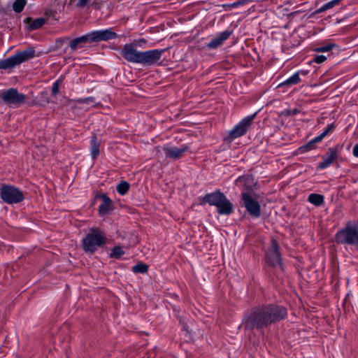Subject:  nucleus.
<instances>
[{"label": "nucleus", "instance_id": "obj_36", "mask_svg": "<svg viewBox=\"0 0 358 358\" xmlns=\"http://www.w3.org/2000/svg\"><path fill=\"white\" fill-rule=\"evenodd\" d=\"M297 113V110L296 109H294V110H285L284 111H282L281 113V115H286V116H289V115H294Z\"/></svg>", "mask_w": 358, "mask_h": 358}, {"label": "nucleus", "instance_id": "obj_11", "mask_svg": "<svg viewBox=\"0 0 358 358\" xmlns=\"http://www.w3.org/2000/svg\"><path fill=\"white\" fill-rule=\"evenodd\" d=\"M3 100L9 103L19 105L24 102L25 96L24 94L19 93L16 90L10 89L2 93Z\"/></svg>", "mask_w": 358, "mask_h": 358}, {"label": "nucleus", "instance_id": "obj_25", "mask_svg": "<svg viewBox=\"0 0 358 358\" xmlns=\"http://www.w3.org/2000/svg\"><path fill=\"white\" fill-rule=\"evenodd\" d=\"M124 252L120 246H115L111 251L110 257L112 258L120 259Z\"/></svg>", "mask_w": 358, "mask_h": 358}, {"label": "nucleus", "instance_id": "obj_16", "mask_svg": "<svg viewBox=\"0 0 358 358\" xmlns=\"http://www.w3.org/2000/svg\"><path fill=\"white\" fill-rule=\"evenodd\" d=\"M203 201H227L225 196L220 191L207 194L203 198Z\"/></svg>", "mask_w": 358, "mask_h": 358}, {"label": "nucleus", "instance_id": "obj_9", "mask_svg": "<svg viewBox=\"0 0 358 358\" xmlns=\"http://www.w3.org/2000/svg\"><path fill=\"white\" fill-rule=\"evenodd\" d=\"M141 43H144V41L124 45L121 52L122 56L129 62L138 63L141 52L138 51L136 46L141 45Z\"/></svg>", "mask_w": 358, "mask_h": 358}, {"label": "nucleus", "instance_id": "obj_24", "mask_svg": "<svg viewBox=\"0 0 358 358\" xmlns=\"http://www.w3.org/2000/svg\"><path fill=\"white\" fill-rule=\"evenodd\" d=\"M299 74L298 73H294L292 76L287 79L285 82L280 84L279 86L282 85H292L299 83L300 81Z\"/></svg>", "mask_w": 358, "mask_h": 358}, {"label": "nucleus", "instance_id": "obj_21", "mask_svg": "<svg viewBox=\"0 0 358 358\" xmlns=\"http://www.w3.org/2000/svg\"><path fill=\"white\" fill-rule=\"evenodd\" d=\"M148 265L143 263V262H138L134 266L131 267V271L134 273H146L148 271Z\"/></svg>", "mask_w": 358, "mask_h": 358}, {"label": "nucleus", "instance_id": "obj_4", "mask_svg": "<svg viewBox=\"0 0 358 358\" xmlns=\"http://www.w3.org/2000/svg\"><path fill=\"white\" fill-rule=\"evenodd\" d=\"M116 37V34L110 29L98 30L89 33L85 36L76 38L71 41L70 47L72 50L76 49L80 44L107 41Z\"/></svg>", "mask_w": 358, "mask_h": 358}, {"label": "nucleus", "instance_id": "obj_3", "mask_svg": "<svg viewBox=\"0 0 358 358\" xmlns=\"http://www.w3.org/2000/svg\"><path fill=\"white\" fill-rule=\"evenodd\" d=\"M106 240L104 233L99 228H91L86 237L83 239V248L85 252L93 254L98 248L105 245Z\"/></svg>", "mask_w": 358, "mask_h": 358}, {"label": "nucleus", "instance_id": "obj_42", "mask_svg": "<svg viewBox=\"0 0 358 358\" xmlns=\"http://www.w3.org/2000/svg\"><path fill=\"white\" fill-rule=\"evenodd\" d=\"M46 95V93H41V96Z\"/></svg>", "mask_w": 358, "mask_h": 358}, {"label": "nucleus", "instance_id": "obj_39", "mask_svg": "<svg viewBox=\"0 0 358 358\" xmlns=\"http://www.w3.org/2000/svg\"><path fill=\"white\" fill-rule=\"evenodd\" d=\"M334 129V124H330L327 127V128L322 133L325 137L330 131H331Z\"/></svg>", "mask_w": 358, "mask_h": 358}, {"label": "nucleus", "instance_id": "obj_10", "mask_svg": "<svg viewBox=\"0 0 358 358\" xmlns=\"http://www.w3.org/2000/svg\"><path fill=\"white\" fill-rule=\"evenodd\" d=\"M255 115L245 117L229 133L231 139H234L243 135L250 127Z\"/></svg>", "mask_w": 358, "mask_h": 358}, {"label": "nucleus", "instance_id": "obj_18", "mask_svg": "<svg viewBox=\"0 0 358 358\" xmlns=\"http://www.w3.org/2000/svg\"><path fill=\"white\" fill-rule=\"evenodd\" d=\"M27 22H28V29L29 30H34L42 27L44 24L45 20L44 17H39L35 20L27 18Z\"/></svg>", "mask_w": 358, "mask_h": 358}, {"label": "nucleus", "instance_id": "obj_33", "mask_svg": "<svg viewBox=\"0 0 358 358\" xmlns=\"http://www.w3.org/2000/svg\"><path fill=\"white\" fill-rule=\"evenodd\" d=\"M95 199L101 200V201H111V200L109 198H108L105 194L103 193L96 194Z\"/></svg>", "mask_w": 358, "mask_h": 358}, {"label": "nucleus", "instance_id": "obj_26", "mask_svg": "<svg viewBox=\"0 0 358 358\" xmlns=\"http://www.w3.org/2000/svg\"><path fill=\"white\" fill-rule=\"evenodd\" d=\"M341 1V0H332L327 3L324 4L319 9V12H324L328 9H330V8L334 7L335 6L338 5L340 3Z\"/></svg>", "mask_w": 358, "mask_h": 358}, {"label": "nucleus", "instance_id": "obj_35", "mask_svg": "<svg viewBox=\"0 0 358 358\" xmlns=\"http://www.w3.org/2000/svg\"><path fill=\"white\" fill-rule=\"evenodd\" d=\"M59 80H57L52 85V93L56 94L59 92Z\"/></svg>", "mask_w": 358, "mask_h": 358}, {"label": "nucleus", "instance_id": "obj_19", "mask_svg": "<svg viewBox=\"0 0 358 358\" xmlns=\"http://www.w3.org/2000/svg\"><path fill=\"white\" fill-rule=\"evenodd\" d=\"M100 142L97 141L95 136H93L91 140L90 154L93 159L96 158L99 155Z\"/></svg>", "mask_w": 358, "mask_h": 358}, {"label": "nucleus", "instance_id": "obj_23", "mask_svg": "<svg viewBox=\"0 0 358 358\" xmlns=\"http://www.w3.org/2000/svg\"><path fill=\"white\" fill-rule=\"evenodd\" d=\"M113 203H101L99 207L100 215L103 216L113 209Z\"/></svg>", "mask_w": 358, "mask_h": 358}, {"label": "nucleus", "instance_id": "obj_40", "mask_svg": "<svg viewBox=\"0 0 358 358\" xmlns=\"http://www.w3.org/2000/svg\"><path fill=\"white\" fill-rule=\"evenodd\" d=\"M353 154L355 157H358V144L355 145L353 148Z\"/></svg>", "mask_w": 358, "mask_h": 358}, {"label": "nucleus", "instance_id": "obj_2", "mask_svg": "<svg viewBox=\"0 0 358 358\" xmlns=\"http://www.w3.org/2000/svg\"><path fill=\"white\" fill-rule=\"evenodd\" d=\"M338 245L355 246L358 250V221L350 220L335 234Z\"/></svg>", "mask_w": 358, "mask_h": 358}, {"label": "nucleus", "instance_id": "obj_38", "mask_svg": "<svg viewBox=\"0 0 358 358\" xmlns=\"http://www.w3.org/2000/svg\"><path fill=\"white\" fill-rule=\"evenodd\" d=\"M155 151L156 152V155L159 159L162 157L163 147H157L155 148Z\"/></svg>", "mask_w": 358, "mask_h": 358}, {"label": "nucleus", "instance_id": "obj_13", "mask_svg": "<svg viewBox=\"0 0 358 358\" xmlns=\"http://www.w3.org/2000/svg\"><path fill=\"white\" fill-rule=\"evenodd\" d=\"M188 147L183 145L180 148L166 145L163 147L166 157L173 160L178 159L187 150Z\"/></svg>", "mask_w": 358, "mask_h": 358}, {"label": "nucleus", "instance_id": "obj_17", "mask_svg": "<svg viewBox=\"0 0 358 358\" xmlns=\"http://www.w3.org/2000/svg\"><path fill=\"white\" fill-rule=\"evenodd\" d=\"M245 207L252 216L259 217L261 215V209L259 203H245Z\"/></svg>", "mask_w": 358, "mask_h": 358}, {"label": "nucleus", "instance_id": "obj_41", "mask_svg": "<svg viewBox=\"0 0 358 358\" xmlns=\"http://www.w3.org/2000/svg\"><path fill=\"white\" fill-rule=\"evenodd\" d=\"M315 206H321L323 203H319V202H317V203H313Z\"/></svg>", "mask_w": 358, "mask_h": 358}, {"label": "nucleus", "instance_id": "obj_8", "mask_svg": "<svg viewBox=\"0 0 358 358\" xmlns=\"http://www.w3.org/2000/svg\"><path fill=\"white\" fill-rule=\"evenodd\" d=\"M266 263L273 266H282V259L279 252V247L275 240H272L271 247L266 253Z\"/></svg>", "mask_w": 358, "mask_h": 358}, {"label": "nucleus", "instance_id": "obj_28", "mask_svg": "<svg viewBox=\"0 0 358 358\" xmlns=\"http://www.w3.org/2000/svg\"><path fill=\"white\" fill-rule=\"evenodd\" d=\"M25 4V0H16L13 6V10L17 13H20L23 10Z\"/></svg>", "mask_w": 358, "mask_h": 358}, {"label": "nucleus", "instance_id": "obj_29", "mask_svg": "<svg viewBox=\"0 0 358 358\" xmlns=\"http://www.w3.org/2000/svg\"><path fill=\"white\" fill-rule=\"evenodd\" d=\"M334 46H335L334 44L329 43V44L322 45V46L315 48V51L317 52H329V51L331 50Z\"/></svg>", "mask_w": 358, "mask_h": 358}, {"label": "nucleus", "instance_id": "obj_34", "mask_svg": "<svg viewBox=\"0 0 358 358\" xmlns=\"http://www.w3.org/2000/svg\"><path fill=\"white\" fill-rule=\"evenodd\" d=\"M94 102V100L91 98H87V99L78 101V103L82 105L85 104V103L88 104V105H93Z\"/></svg>", "mask_w": 358, "mask_h": 358}, {"label": "nucleus", "instance_id": "obj_1", "mask_svg": "<svg viewBox=\"0 0 358 358\" xmlns=\"http://www.w3.org/2000/svg\"><path fill=\"white\" fill-rule=\"evenodd\" d=\"M287 309L281 305L269 303L252 308L245 315L243 326L245 330L262 331L272 324L285 319Z\"/></svg>", "mask_w": 358, "mask_h": 358}, {"label": "nucleus", "instance_id": "obj_31", "mask_svg": "<svg viewBox=\"0 0 358 358\" xmlns=\"http://www.w3.org/2000/svg\"><path fill=\"white\" fill-rule=\"evenodd\" d=\"M88 0H71V3H75L78 7H83L87 4Z\"/></svg>", "mask_w": 358, "mask_h": 358}, {"label": "nucleus", "instance_id": "obj_14", "mask_svg": "<svg viewBox=\"0 0 358 358\" xmlns=\"http://www.w3.org/2000/svg\"><path fill=\"white\" fill-rule=\"evenodd\" d=\"M230 35L231 32L229 31H224L220 33L208 43V47L213 49L217 48L222 45V43L229 37Z\"/></svg>", "mask_w": 358, "mask_h": 358}, {"label": "nucleus", "instance_id": "obj_27", "mask_svg": "<svg viewBox=\"0 0 358 358\" xmlns=\"http://www.w3.org/2000/svg\"><path fill=\"white\" fill-rule=\"evenodd\" d=\"M129 188V183L127 182L123 181L118 184L117 186V191L120 194L124 195L128 191Z\"/></svg>", "mask_w": 358, "mask_h": 358}, {"label": "nucleus", "instance_id": "obj_5", "mask_svg": "<svg viewBox=\"0 0 358 358\" xmlns=\"http://www.w3.org/2000/svg\"><path fill=\"white\" fill-rule=\"evenodd\" d=\"M35 51L33 49H28L22 52H17L1 62H0V69H10L18 65L26 60L34 56Z\"/></svg>", "mask_w": 358, "mask_h": 358}, {"label": "nucleus", "instance_id": "obj_22", "mask_svg": "<svg viewBox=\"0 0 358 358\" xmlns=\"http://www.w3.org/2000/svg\"><path fill=\"white\" fill-rule=\"evenodd\" d=\"M324 138V135L321 134L318 136L314 138L312 141L308 142L305 146L302 147L301 149L304 151H308L314 148V144L316 143L320 142Z\"/></svg>", "mask_w": 358, "mask_h": 358}, {"label": "nucleus", "instance_id": "obj_32", "mask_svg": "<svg viewBox=\"0 0 358 358\" xmlns=\"http://www.w3.org/2000/svg\"><path fill=\"white\" fill-rule=\"evenodd\" d=\"M45 21L50 20L51 17H52V19L55 20H57V18L55 17V13L52 10L46 11L45 13Z\"/></svg>", "mask_w": 358, "mask_h": 358}, {"label": "nucleus", "instance_id": "obj_6", "mask_svg": "<svg viewBox=\"0 0 358 358\" xmlns=\"http://www.w3.org/2000/svg\"><path fill=\"white\" fill-rule=\"evenodd\" d=\"M0 194L4 201H22L27 199L20 189L9 185H2Z\"/></svg>", "mask_w": 358, "mask_h": 358}, {"label": "nucleus", "instance_id": "obj_7", "mask_svg": "<svg viewBox=\"0 0 358 358\" xmlns=\"http://www.w3.org/2000/svg\"><path fill=\"white\" fill-rule=\"evenodd\" d=\"M236 182L238 185L245 187L246 191L242 193L243 201H255L259 199L258 196L250 189L254 185L253 179L251 177H241Z\"/></svg>", "mask_w": 358, "mask_h": 358}, {"label": "nucleus", "instance_id": "obj_12", "mask_svg": "<svg viewBox=\"0 0 358 358\" xmlns=\"http://www.w3.org/2000/svg\"><path fill=\"white\" fill-rule=\"evenodd\" d=\"M162 52L163 50H152L141 52L138 63L148 65L153 64L161 58Z\"/></svg>", "mask_w": 358, "mask_h": 358}, {"label": "nucleus", "instance_id": "obj_20", "mask_svg": "<svg viewBox=\"0 0 358 358\" xmlns=\"http://www.w3.org/2000/svg\"><path fill=\"white\" fill-rule=\"evenodd\" d=\"M336 157V152L334 150H330L329 155L327 157L323 162H322L319 166L318 168L320 169H324L327 166H329L331 164L333 163V162L335 160Z\"/></svg>", "mask_w": 358, "mask_h": 358}, {"label": "nucleus", "instance_id": "obj_30", "mask_svg": "<svg viewBox=\"0 0 358 358\" xmlns=\"http://www.w3.org/2000/svg\"><path fill=\"white\" fill-rule=\"evenodd\" d=\"M324 199V196L318 194H311L308 196V201H323Z\"/></svg>", "mask_w": 358, "mask_h": 358}, {"label": "nucleus", "instance_id": "obj_15", "mask_svg": "<svg viewBox=\"0 0 358 358\" xmlns=\"http://www.w3.org/2000/svg\"><path fill=\"white\" fill-rule=\"evenodd\" d=\"M216 206L217 211L220 215H229L233 213L234 206L232 203H209Z\"/></svg>", "mask_w": 358, "mask_h": 358}, {"label": "nucleus", "instance_id": "obj_37", "mask_svg": "<svg viewBox=\"0 0 358 358\" xmlns=\"http://www.w3.org/2000/svg\"><path fill=\"white\" fill-rule=\"evenodd\" d=\"M327 59V57L324 55H317L315 57L314 61L317 64H321Z\"/></svg>", "mask_w": 358, "mask_h": 358}]
</instances>
